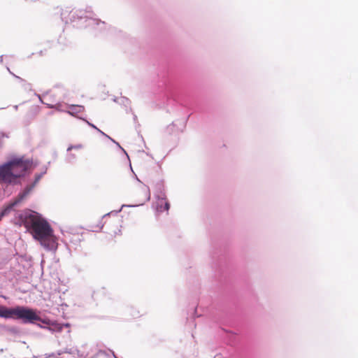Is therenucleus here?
Returning a JSON list of instances; mask_svg holds the SVG:
<instances>
[{"instance_id":"nucleus-1","label":"nucleus","mask_w":358,"mask_h":358,"mask_svg":"<svg viewBox=\"0 0 358 358\" xmlns=\"http://www.w3.org/2000/svg\"><path fill=\"white\" fill-rule=\"evenodd\" d=\"M20 220L34 238L38 241L44 248L50 251L57 250V242L53 229L41 214L26 210L20 215Z\"/></svg>"},{"instance_id":"nucleus-2","label":"nucleus","mask_w":358,"mask_h":358,"mask_svg":"<svg viewBox=\"0 0 358 358\" xmlns=\"http://www.w3.org/2000/svg\"><path fill=\"white\" fill-rule=\"evenodd\" d=\"M93 16L91 6H87L85 9H71L70 7H65L61 11V18L65 23H73V26L78 28L92 27L99 29H103L105 22Z\"/></svg>"},{"instance_id":"nucleus-3","label":"nucleus","mask_w":358,"mask_h":358,"mask_svg":"<svg viewBox=\"0 0 358 358\" xmlns=\"http://www.w3.org/2000/svg\"><path fill=\"white\" fill-rule=\"evenodd\" d=\"M31 164L29 160L15 158L1 165L0 182H13L17 178L23 176Z\"/></svg>"},{"instance_id":"nucleus-4","label":"nucleus","mask_w":358,"mask_h":358,"mask_svg":"<svg viewBox=\"0 0 358 358\" xmlns=\"http://www.w3.org/2000/svg\"><path fill=\"white\" fill-rule=\"evenodd\" d=\"M0 317L4 319L21 320L24 324H34L40 321L48 324L45 320L41 319L35 310L27 306H17L14 308H7L0 305Z\"/></svg>"},{"instance_id":"nucleus-5","label":"nucleus","mask_w":358,"mask_h":358,"mask_svg":"<svg viewBox=\"0 0 358 358\" xmlns=\"http://www.w3.org/2000/svg\"><path fill=\"white\" fill-rule=\"evenodd\" d=\"M47 169V167H44L40 173H36L35 175L34 181L32 183L27 185L24 189L19 193L16 200L13 203H11L8 209H6L3 212H2V215H4L7 210H9L18 203L25 199L32 192L36 184L39 182L43 176L46 173Z\"/></svg>"},{"instance_id":"nucleus-6","label":"nucleus","mask_w":358,"mask_h":358,"mask_svg":"<svg viewBox=\"0 0 358 358\" xmlns=\"http://www.w3.org/2000/svg\"><path fill=\"white\" fill-rule=\"evenodd\" d=\"M85 346H83L81 349L71 348L66 350L65 352L69 354L74 355L76 358H86L88 356V352L85 350Z\"/></svg>"},{"instance_id":"nucleus-7","label":"nucleus","mask_w":358,"mask_h":358,"mask_svg":"<svg viewBox=\"0 0 358 358\" xmlns=\"http://www.w3.org/2000/svg\"><path fill=\"white\" fill-rule=\"evenodd\" d=\"M87 123L92 128L95 129L96 131H98L101 135L104 136L105 137H106L107 138H108L109 140H110L112 142H113L116 145L117 147L127 156V158H129V156L127 155V153L126 152V151L124 150V148H122L121 147V145L119 144L118 142L115 141L114 139H113L111 137H110L108 135H107L106 134H105L103 131H102L101 130H100L99 129H98L94 124L86 121Z\"/></svg>"},{"instance_id":"nucleus-8","label":"nucleus","mask_w":358,"mask_h":358,"mask_svg":"<svg viewBox=\"0 0 358 358\" xmlns=\"http://www.w3.org/2000/svg\"><path fill=\"white\" fill-rule=\"evenodd\" d=\"M66 107L68 108L66 113L73 116L84 110V107L80 105H67Z\"/></svg>"},{"instance_id":"nucleus-9","label":"nucleus","mask_w":358,"mask_h":358,"mask_svg":"<svg viewBox=\"0 0 358 358\" xmlns=\"http://www.w3.org/2000/svg\"><path fill=\"white\" fill-rule=\"evenodd\" d=\"M170 208L169 203L164 197L159 198L158 196V211L162 212L164 210L168 211Z\"/></svg>"},{"instance_id":"nucleus-10","label":"nucleus","mask_w":358,"mask_h":358,"mask_svg":"<svg viewBox=\"0 0 358 358\" xmlns=\"http://www.w3.org/2000/svg\"><path fill=\"white\" fill-rule=\"evenodd\" d=\"M47 106L49 108H55L59 111L66 112V110L64 108V106L62 103H57L55 105L47 103Z\"/></svg>"},{"instance_id":"nucleus-11","label":"nucleus","mask_w":358,"mask_h":358,"mask_svg":"<svg viewBox=\"0 0 358 358\" xmlns=\"http://www.w3.org/2000/svg\"><path fill=\"white\" fill-rule=\"evenodd\" d=\"M142 190L145 194V201L150 200V193L148 188L146 186H143Z\"/></svg>"},{"instance_id":"nucleus-12","label":"nucleus","mask_w":358,"mask_h":358,"mask_svg":"<svg viewBox=\"0 0 358 358\" xmlns=\"http://www.w3.org/2000/svg\"><path fill=\"white\" fill-rule=\"evenodd\" d=\"M76 159V155L73 154H69L66 156V161L69 163H72Z\"/></svg>"},{"instance_id":"nucleus-13","label":"nucleus","mask_w":358,"mask_h":358,"mask_svg":"<svg viewBox=\"0 0 358 358\" xmlns=\"http://www.w3.org/2000/svg\"><path fill=\"white\" fill-rule=\"evenodd\" d=\"M143 203H140V204H136V205H125V204H123V205L121 206V208H120L119 210L116 211L115 213H117L120 212V211L122 210V209L123 208H124V207H136V206H140V205H143Z\"/></svg>"},{"instance_id":"nucleus-14","label":"nucleus","mask_w":358,"mask_h":358,"mask_svg":"<svg viewBox=\"0 0 358 358\" xmlns=\"http://www.w3.org/2000/svg\"><path fill=\"white\" fill-rule=\"evenodd\" d=\"M82 145L80 144H78V145H70L68 149H67V151H70L72 149H80L82 148Z\"/></svg>"},{"instance_id":"nucleus-15","label":"nucleus","mask_w":358,"mask_h":358,"mask_svg":"<svg viewBox=\"0 0 358 358\" xmlns=\"http://www.w3.org/2000/svg\"><path fill=\"white\" fill-rule=\"evenodd\" d=\"M8 71L13 75L14 77H15L16 78H17L19 80H20L21 82H23L24 80L22 79L21 78H20L19 76H17L16 75L13 74V73L10 72V69L8 68H7Z\"/></svg>"},{"instance_id":"nucleus-16","label":"nucleus","mask_w":358,"mask_h":358,"mask_svg":"<svg viewBox=\"0 0 358 358\" xmlns=\"http://www.w3.org/2000/svg\"><path fill=\"white\" fill-rule=\"evenodd\" d=\"M122 103L124 104L129 103V100L127 98L123 97L122 98Z\"/></svg>"},{"instance_id":"nucleus-17","label":"nucleus","mask_w":358,"mask_h":358,"mask_svg":"<svg viewBox=\"0 0 358 358\" xmlns=\"http://www.w3.org/2000/svg\"><path fill=\"white\" fill-rule=\"evenodd\" d=\"M37 96H38V99H39V101H40V102H41V103H43V104H46V105H47V103H45V102H43V101L42 100V97H41V95L37 94Z\"/></svg>"},{"instance_id":"nucleus-18","label":"nucleus","mask_w":358,"mask_h":358,"mask_svg":"<svg viewBox=\"0 0 358 358\" xmlns=\"http://www.w3.org/2000/svg\"><path fill=\"white\" fill-rule=\"evenodd\" d=\"M106 355V352L105 351L99 350L97 353V355Z\"/></svg>"},{"instance_id":"nucleus-19","label":"nucleus","mask_w":358,"mask_h":358,"mask_svg":"<svg viewBox=\"0 0 358 358\" xmlns=\"http://www.w3.org/2000/svg\"><path fill=\"white\" fill-rule=\"evenodd\" d=\"M53 356H54V354L52 353V354H49V355H46V357L45 358L51 357H53Z\"/></svg>"},{"instance_id":"nucleus-20","label":"nucleus","mask_w":358,"mask_h":358,"mask_svg":"<svg viewBox=\"0 0 358 358\" xmlns=\"http://www.w3.org/2000/svg\"><path fill=\"white\" fill-rule=\"evenodd\" d=\"M113 213V212H110V213H108L105 214V215L103 216V217H106V216H108V215H109L110 213Z\"/></svg>"},{"instance_id":"nucleus-21","label":"nucleus","mask_w":358,"mask_h":358,"mask_svg":"<svg viewBox=\"0 0 358 358\" xmlns=\"http://www.w3.org/2000/svg\"><path fill=\"white\" fill-rule=\"evenodd\" d=\"M110 352L112 353L114 358H117V357L115 355V353L113 352H112V351H110Z\"/></svg>"},{"instance_id":"nucleus-22","label":"nucleus","mask_w":358,"mask_h":358,"mask_svg":"<svg viewBox=\"0 0 358 358\" xmlns=\"http://www.w3.org/2000/svg\"><path fill=\"white\" fill-rule=\"evenodd\" d=\"M152 208L157 212V207L152 206Z\"/></svg>"},{"instance_id":"nucleus-23","label":"nucleus","mask_w":358,"mask_h":358,"mask_svg":"<svg viewBox=\"0 0 358 358\" xmlns=\"http://www.w3.org/2000/svg\"><path fill=\"white\" fill-rule=\"evenodd\" d=\"M0 59H1V62H2V61H3V56H1Z\"/></svg>"},{"instance_id":"nucleus-24","label":"nucleus","mask_w":358,"mask_h":358,"mask_svg":"<svg viewBox=\"0 0 358 358\" xmlns=\"http://www.w3.org/2000/svg\"><path fill=\"white\" fill-rule=\"evenodd\" d=\"M38 326L39 327H41V328H43V326H41V324H38Z\"/></svg>"},{"instance_id":"nucleus-25","label":"nucleus","mask_w":358,"mask_h":358,"mask_svg":"<svg viewBox=\"0 0 358 358\" xmlns=\"http://www.w3.org/2000/svg\"><path fill=\"white\" fill-rule=\"evenodd\" d=\"M14 108H15V110H17V106H15Z\"/></svg>"},{"instance_id":"nucleus-26","label":"nucleus","mask_w":358,"mask_h":358,"mask_svg":"<svg viewBox=\"0 0 358 358\" xmlns=\"http://www.w3.org/2000/svg\"><path fill=\"white\" fill-rule=\"evenodd\" d=\"M100 229H101L103 228V224L100 225Z\"/></svg>"}]
</instances>
